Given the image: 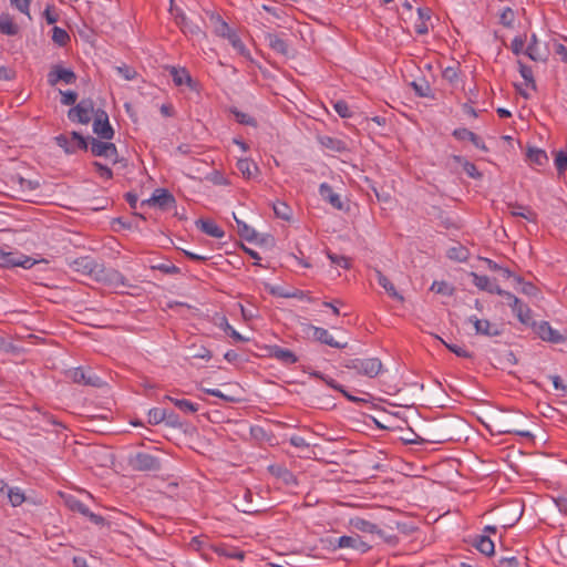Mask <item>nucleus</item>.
<instances>
[{"instance_id": "obj_1", "label": "nucleus", "mask_w": 567, "mask_h": 567, "mask_svg": "<svg viewBox=\"0 0 567 567\" xmlns=\"http://www.w3.org/2000/svg\"><path fill=\"white\" fill-rule=\"evenodd\" d=\"M342 365L346 369L355 370L359 374L375 378L382 369V362L378 358L347 359Z\"/></svg>"}, {"instance_id": "obj_2", "label": "nucleus", "mask_w": 567, "mask_h": 567, "mask_svg": "<svg viewBox=\"0 0 567 567\" xmlns=\"http://www.w3.org/2000/svg\"><path fill=\"white\" fill-rule=\"evenodd\" d=\"M127 465L137 472H157L161 470V460L150 453L137 452L128 455Z\"/></svg>"}, {"instance_id": "obj_3", "label": "nucleus", "mask_w": 567, "mask_h": 567, "mask_svg": "<svg viewBox=\"0 0 567 567\" xmlns=\"http://www.w3.org/2000/svg\"><path fill=\"white\" fill-rule=\"evenodd\" d=\"M54 141L66 154H73L78 150L87 151L90 144V137H84L76 131L71 132L70 136L60 134L54 137Z\"/></svg>"}, {"instance_id": "obj_4", "label": "nucleus", "mask_w": 567, "mask_h": 567, "mask_svg": "<svg viewBox=\"0 0 567 567\" xmlns=\"http://www.w3.org/2000/svg\"><path fill=\"white\" fill-rule=\"evenodd\" d=\"M39 261L19 251H4L0 247V267L14 268L22 267L24 269L32 268Z\"/></svg>"}, {"instance_id": "obj_5", "label": "nucleus", "mask_w": 567, "mask_h": 567, "mask_svg": "<svg viewBox=\"0 0 567 567\" xmlns=\"http://www.w3.org/2000/svg\"><path fill=\"white\" fill-rule=\"evenodd\" d=\"M91 154L95 157L110 158L113 164L120 163L117 147L114 143L90 137Z\"/></svg>"}, {"instance_id": "obj_6", "label": "nucleus", "mask_w": 567, "mask_h": 567, "mask_svg": "<svg viewBox=\"0 0 567 567\" xmlns=\"http://www.w3.org/2000/svg\"><path fill=\"white\" fill-rule=\"evenodd\" d=\"M95 281L102 282L113 288L133 287V285L128 284L127 279L122 272L114 268H106L104 264L101 265Z\"/></svg>"}, {"instance_id": "obj_7", "label": "nucleus", "mask_w": 567, "mask_h": 567, "mask_svg": "<svg viewBox=\"0 0 567 567\" xmlns=\"http://www.w3.org/2000/svg\"><path fill=\"white\" fill-rule=\"evenodd\" d=\"M94 112L93 100L83 99L80 103L68 111V117L71 122L89 124L91 122V114Z\"/></svg>"}, {"instance_id": "obj_8", "label": "nucleus", "mask_w": 567, "mask_h": 567, "mask_svg": "<svg viewBox=\"0 0 567 567\" xmlns=\"http://www.w3.org/2000/svg\"><path fill=\"white\" fill-rule=\"evenodd\" d=\"M102 262H99L91 256H82L74 259L71 262V268L73 271L79 272L84 276H89L92 279H96L99 275V269L101 268Z\"/></svg>"}, {"instance_id": "obj_9", "label": "nucleus", "mask_w": 567, "mask_h": 567, "mask_svg": "<svg viewBox=\"0 0 567 567\" xmlns=\"http://www.w3.org/2000/svg\"><path fill=\"white\" fill-rule=\"evenodd\" d=\"M93 132L101 140L110 141L114 137V130L110 124L109 115L102 109H97L94 112Z\"/></svg>"}, {"instance_id": "obj_10", "label": "nucleus", "mask_w": 567, "mask_h": 567, "mask_svg": "<svg viewBox=\"0 0 567 567\" xmlns=\"http://www.w3.org/2000/svg\"><path fill=\"white\" fill-rule=\"evenodd\" d=\"M216 34L218 37L225 38L229 41L231 47L240 54V55H247L248 51L241 41L238 33L231 29L228 23H226L223 20H219L218 25L216 27Z\"/></svg>"}, {"instance_id": "obj_11", "label": "nucleus", "mask_w": 567, "mask_h": 567, "mask_svg": "<svg viewBox=\"0 0 567 567\" xmlns=\"http://www.w3.org/2000/svg\"><path fill=\"white\" fill-rule=\"evenodd\" d=\"M68 377L74 383L90 385L94 388H101L104 384V381L99 375L92 373L91 371L84 370L82 367L70 370L68 372Z\"/></svg>"}, {"instance_id": "obj_12", "label": "nucleus", "mask_w": 567, "mask_h": 567, "mask_svg": "<svg viewBox=\"0 0 567 567\" xmlns=\"http://www.w3.org/2000/svg\"><path fill=\"white\" fill-rule=\"evenodd\" d=\"M76 81V74L71 69H65L61 64H54L51 66L48 73V83L51 86L56 85L59 82L65 84H74Z\"/></svg>"}, {"instance_id": "obj_13", "label": "nucleus", "mask_w": 567, "mask_h": 567, "mask_svg": "<svg viewBox=\"0 0 567 567\" xmlns=\"http://www.w3.org/2000/svg\"><path fill=\"white\" fill-rule=\"evenodd\" d=\"M330 545L333 548H351L359 550L360 553H367L371 547L362 538L354 534L351 536H341L334 540H330Z\"/></svg>"}, {"instance_id": "obj_14", "label": "nucleus", "mask_w": 567, "mask_h": 567, "mask_svg": "<svg viewBox=\"0 0 567 567\" xmlns=\"http://www.w3.org/2000/svg\"><path fill=\"white\" fill-rule=\"evenodd\" d=\"M535 333L544 341L551 343H560L564 337L555 329L551 328L548 321H540L539 323L533 321L530 323Z\"/></svg>"}, {"instance_id": "obj_15", "label": "nucleus", "mask_w": 567, "mask_h": 567, "mask_svg": "<svg viewBox=\"0 0 567 567\" xmlns=\"http://www.w3.org/2000/svg\"><path fill=\"white\" fill-rule=\"evenodd\" d=\"M169 74L176 86L186 85L192 91H198L199 83L195 81L185 68H169Z\"/></svg>"}, {"instance_id": "obj_16", "label": "nucleus", "mask_w": 567, "mask_h": 567, "mask_svg": "<svg viewBox=\"0 0 567 567\" xmlns=\"http://www.w3.org/2000/svg\"><path fill=\"white\" fill-rule=\"evenodd\" d=\"M175 203H176V200H175V197L173 196V194H171L165 188H157L153 193L152 197L148 198V199L143 200L141 203V205L142 206H144V205H148V206L156 205L161 209H167L171 206L175 205Z\"/></svg>"}, {"instance_id": "obj_17", "label": "nucleus", "mask_w": 567, "mask_h": 567, "mask_svg": "<svg viewBox=\"0 0 567 567\" xmlns=\"http://www.w3.org/2000/svg\"><path fill=\"white\" fill-rule=\"evenodd\" d=\"M267 349L268 355L277 359L282 364L291 365L298 362V357L289 349H284L277 344L270 346Z\"/></svg>"}, {"instance_id": "obj_18", "label": "nucleus", "mask_w": 567, "mask_h": 567, "mask_svg": "<svg viewBox=\"0 0 567 567\" xmlns=\"http://www.w3.org/2000/svg\"><path fill=\"white\" fill-rule=\"evenodd\" d=\"M265 40L267 41L269 48L274 52H276L285 58L290 56L289 45H288L287 41L284 38H281L279 34L266 33Z\"/></svg>"}, {"instance_id": "obj_19", "label": "nucleus", "mask_w": 567, "mask_h": 567, "mask_svg": "<svg viewBox=\"0 0 567 567\" xmlns=\"http://www.w3.org/2000/svg\"><path fill=\"white\" fill-rule=\"evenodd\" d=\"M525 54L533 61L546 62L549 56L548 49L540 50L538 47V39L535 33L532 34L529 43L525 50Z\"/></svg>"}, {"instance_id": "obj_20", "label": "nucleus", "mask_w": 567, "mask_h": 567, "mask_svg": "<svg viewBox=\"0 0 567 567\" xmlns=\"http://www.w3.org/2000/svg\"><path fill=\"white\" fill-rule=\"evenodd\" d=\"M308 328L313 331V339L316 341H319L323 344H327L329 347L337 348V349H343L347 347V342L341 343V342L336 341L333 339V337L324 328L315 327L312 324H308Z\"/></svg>"}, {"instance_id": "obj_21", "label": "nucleus", "mask_w": 567, "mask_h": 567, "mask_svg": "<svg viewBox=\"0 0 567 567\" xmlns=\"http://www.w3.org/2000/svg\"><path fill=\"white\" fill-rule=\"evenodd\" d=\"M69 506L72 511L78 512L82 514L83 516L87 517L91 523L95 525H104L106 523L105 518L101 515L94 514L89 509L86 505H84L82 502L78 499H72L69 502Z\"/></svg>"}, {"instance_id": "obj_22", "label": "nucleus", "mask_w": 567, "mask_h": 567, "mask_svg": "<svg viewBox=\"0 0 567 567\" xmlns=\"http://www.w3.org/2000/svg\"><path fill=\"white\" fill-rule=\"evenodd\" d=\"M252 497L254 493L249 488H244L243 491V501L238 499V506L240 507V511L245 514H260L266 511V508H262L258 505L252 504Z\"/></svg>"}, {"instance_id": "obj_23", "label": "nucleus", "mask_w": 567, "mask_h": 567, "mask_svg": "<svg viewBox=\"0 0 567 567\" xmlns=\"http://www.w3.org/2000/svg\"><path fill=\"white\" fill-rule=\"evenodd\" d=\"M319 194H320L321 198L324 202L329 203L333 208H336L338 210L343 209V202L341 200L340 196L333 192L332 187L329 184H327V183L320 184Z\"/></svg>"}, {"instance_id": "obj_24", "label": "nucleus", "mask_w": 567, "mask_h": 567, "mask_svg": "<svg viewBox=\"0 0 567 567\" xmlns=\"http://www.w3.org/2000/svg\"><path fill=\"white\" fill-rule=\"evenodd\" d=\"M468 322L473 323L475 332L477 334H484L488 337L499 336L501 331L493 326L488 320H481L475 316L468 318Z\"/></svg>"}, {"instance_id": "obj_25", "label": "nucleus", "mask_w": 567, "mask_h": 567, "mask_svg": "<svg viewBox=\"0 0 567 567\" xmlns=\"http://www.w3.org/2000/svg\"><path fill=\"white\" fill-rule=\"evenodd\" d=\"M452 135L458 140V141H465V140H468L471 141L477 148L482 150V151H487V147L485 145V143L482 141V138L475 134L474 132L467 130V128H464V127H460V128H455L452 133Z\"/></svg>"}, {"instance_id": "obj_26", "label": "nucleus", "mask_w": 567, "mask_h": 567, "mask_svg": "<svg viewBox=\"0 0 567 567\" xmlns=\"http://www.w3.org/2000/svg\"><path fill=\"white\" fill-rule=\"evenodd\" d=\"M508 212L514 217H522L528 221H536L537 214L528 206L520 205L518 203H508Z\"/></svg>"}, {"instance_id": "obj_27", "label": "nucleus", "mask_w": 567, "mask_h": 567, "mask_svg": "<svg viewBox=\"0 0 567 567\" xmlns=\"http://www.w3.org/2000/svg\"><path fill=\"white\" fill-rule=\"evenodd\" d=\"M268 471L271 475L280 478L285 484H296L297 480L293 473L281 464H274L268 466Z\"/></svg>"}, {"instance_id": "obj_28", "label": "nucleus", "mask_w": 567, "mask_h": 567, "mask_svg": "<svg viewBox=\"0 0 567 567\" xmlns=\"http://www.w3.org/2000/svg\"><path fill=\"white\" fill-rule=\"evenodd\" d=\"M196 226L203 233L214 238H223L225 235L224 230L210 219H198L196 220Z\"/></svg>"}, {"instance_id": "obj_29", "label": "nucleus", "mask_w": 567, "mask_h": 567, "mask_svg": "<svg viewBox=\"0 0 567 567\" xmlns=\"http://www.w3.org/2000/svg\"><path fill=\"white\" fill-rule=\"evenodd\" d=\"M472 545L482 554L489 556L494 554V543L487 535H478L473 539Z\"/></svg>"}, {"instance_id": "obj_30", "label": "nucleus", "mask_w": 567, "mask_h": 567, "mask_svg": "<svg viewBox=\"0 0 567 567\" xmlns=\"http://www.w3.org/2000/svg\"><path fill=\"white\" fill-rule=\"evenodd\" d=\"M375 276H377V280H378L379 285L384 288V290L386 291V293L390 297H392L399 301L404 300L403 296L396 291L394 285L390 281V279L385 275L382 274V271H380L379 269H375Z\"/></svg>"}, {"instance_id": "obj_31", "label": "nucleus", "mask_w": 567, "mask_h": 567, "mask_svg": "<svg viewBox=\"0 0 567 567\" xmlns=\"http://www.w3.org/2000/svg\"><path fill=\"white\" fill-rule=\"evenodd\" d=\"M164 399L171 401L179 411L185 414H193L199 410L198 404L193 403L186 399H177L171 395H165Z\"/></svg>"}, {"instance_id": "obj_32", "label": "nucleus", "mask_w": 567, "mask_h": 567, "mask_svg": "<svg viewBox=\"0 0 567 567\" xmlns=\"http://www.w3.org/2000/svg\"><path fill=\"white\" fill-rule=\"evenodd\" d=\"M452 159L456 163L462 165L464 172L474 179H481L483 177V174L477 169L475 164L467 161L465 157L461 155H453Z\"/></svg>"}, {"instance_id": "obj_33", "label": "nucleus", "mask_w": 567, "mask_h": 567, "mask_svg": "<svg viewBox=\"0 0 567 567\" xmlns=\"http://www.w3.org/2000/svg\"><path fill=\"white\" fill-rule=\"evenodd\" d=\"M319 142L324 148L337 153H343L348 150L347 144L342 140L332 136H320Z\"/></svg>"}, {"instance_id": "obj_34", "label": "nucleus", "mask_w": 567, "mask_h": 567, "mask_svg": "<svg viewBox=\"0 0 567 567\" xmlns=\"http://www.w3.org/2000/svg\"><path fill=\"white\" fill-rule=\"evenodd\" d=\"M233 216L237 224L238 235L248 241L257 240L258 235L256 230L249 225H247L245 221L238 219L235 214H233Z\"/></svg>"}, {"instance_id": "obj_35", "label": "nucleus", "mask_w": 567, "mask_h": 567, "mask_svg": "<svg viewBox=\"0 0 567 567\" xmlns=\"http://www.w3.org/2000/svg\"><path fill=\"white\" fill-rule=\"evenodd\" d=\"M215 324L218 326L220 329H223L225 331V333L228 334L230 338H233L236 342L248 341V338H245L244 336H241L229 324V322L225 316H221L219 318V321L215 322Z\"/></svg>"}, {"instance_id": "obj_36", "label": "nucleus", "mask_w": 567, "mask_h": 567, "mask_svg": "<svg viewBox=\"0 0 567 567\" xmlns=\"http://www.w3.org/2000/svg\"><path fill=\"white\" fill-rule=\"evenodd\" d=\"M517 319L526 326H529L532 321V310L528 306L524 305L520 300L517 306L511 307Z\"/></svg>"}, {"instance_id": "obj_37", "label": "nucleus", "mask_w": 567, "mask_h": 567, "mask_svg": "<svg viewBox=\"0 0 567 567\" xmlns=\"http://www.w3.org/2000/svg\"><path fill=\"white\" fill-rule=\"evenodd\" d=\"M19 32V27L13 22L9 14L0 16V33L6 35H16Z\"/></svg>"}, {"instance_id": "obj_38", "label": "nucleus", "mask_w": 567, "mask_h": 567, "mask_svg": "<svg viewBox=\"0 0 567 567\" xmlns=\"http://www.w3.org/2000/svg\"><path fill=\"white\" fill-rule=\"evenodd\" d=\"M350 524L357 530H360L362 533H369V534L379 533L378 525H375L364 518H361V517H355V518L351 519Z\"/></svg>"}, {"instance_id": "obj_39", "label": "nucleus", "mask_w": 567, "mask_h": 567, "mask_svg": "<svg viewBox=\"0 0 567 567\" xmlns=\"http://www.w3.org/2000/svg\"><path fill=\"white\" fill-rule=\"evenodd\" d=\"M236 166L241 175L247 179L251 178L258 172L257 165L248 158L239 159Z\"/></svg>"}, {"instance_id": "obj_40", "label": "nucleus", "mask_w": 567, "mask_h": 567, "mask_svg": "<svg viewBox=\"0 0 567 567\" xmlns=\"http://www.w3.org/2000/svg\"><path fill=\"white\" fill-rule=\"evenodd\" d=\"M446 255L451 260L462 262V261H466L468 259L470 251L465 246L457 244L456 246L449 248Z\"/></svg>"}, {"instance_id": "obj_41", "label": "nucleus", "mask_w": 567, "mask_h": 567, "mask_svg": "<svg viewBox=\"0 0 567 567\" xmlns=\"http://www.w3.org/2000/svg\"><path fill=\"white\" fill-rule=\"evenodd\" d=\"M272 209L276 217L278 218H281L287 221H289L292 218V209L285 202L277 200L276 203L272 204Z\"/></svg>"}, {"instance_id": "obj_42", "label": "nucleus", "mask_w": 567, "mask_h": 567, "mask_svg": "<svg viewBox=\"0 0 567 567\" xmlns=\"http://www.w3.org/2000/svg\"><path fill=\"white\" fill-rule=\"evenodd\" d=\"M527 158L532 164L537 166H544L548 163V156L546 152L539 148H529L527 152Z\"/></svg>"}, {"instance_id": "obj_43", "label": "nucleus", "mask_w": 567, "mask_h": 567, "mask_svg": "<svg viewBox=\"0 0 567 567\" xmlns=\"http://www.w3.org/2000/svg\"><path fill=\"white\" fill-rule=\"evenodd\" d=\"M175 22L184 33H196L197 31H199V28L197 25L192 24L184 13L176 14Z\"/></svg>"}, {"instance_id": "obj_44", "label": "nucleus", "mask_w": 567, "mask_h": 567, "mask_svg": "<svg viewBox=\"0 0 567 567\" xmlns=\"http://www.w3.org/2000/svg\"><path fill=\"white\" fill-rule=\"evenodd\" d=\"M518 71L522 78L525 80L526 84L530 86L533 90H536V82L533 75V70L530 66L524 64L520 60H518Z\"/></svg>"}, {"instance_id": "obj_45", "label": "nucleus", "mask_w": 567, "mask_h": 567, "mask_svg": "<svg viewBox=\"0 0 567 567\" xmlns=\"http://www.w3.org/2000/svg\"><path fill=\"white\" fill-rule=\"evenodd\" d=\"M52 41L60 47H64L68 44V42H70V35L66 30L60 27H53Z\"/></svg>"}, {"instance_id": "obj_46", "label": "nucleus", "mask_w": 567, "mask_h": 567, "mask_svg": "<svg viewBox=\"0 0 567 567\" xmlns=\"http://www.w3.org/2000/svg\"><path fill=\"white\" fill-rule=\"evenodd\" d=\"M515 282L520 286L519 291L526 296L535 297L539 292L534 284L525 281L522 277H515Z\"/></svg>"}, {"instance_id": "obj_47", "label": "nucleus", "mask_w": 567, "mask_h": 567, "mask_svg": "<svg viewBox=\"0 0 567 567\" xmlns=\"http://www.w3.org/2000/svg\"><path fill=\"white\" fill-rule=\"evenodd\" d=\"M498 433L502 434H515L519 435L526 439H533V434L527 430H522L517 426L511 425V424H503L501 425V429L498 430Z\"/></svg>"}, {"instance_id": "obj_48", "label": "nucleus", "mask_w": 567, "mask_h": 567, "mask_svg": "<svg viewBox=\"0 0 567 567\" xmlns=\"http://www.w3.org/2000/svg\"><path fill=\"white\" fill-rule=\"evenodd\" d=\"M230 112L233 113V115L235 116L236 121L239 124L249 125V126H254V127L257 126V121L249 114L244 113L236 107L231 109Z\"/></svg>"}, {"instance_id": "obj_49", "label": "nucleus", "mask_w": 567, "mask_h": 567, "mask_svg": "<svg viewBox=\"0 0 567 567\" xmlns=\"http://www.w3.org/2000/svg\"><path fill=\"white\" fill-rule=\"evenodd\" d=\"M270 293L282 298H298L302 299L306 297V292L302 290L284 291L280 287H272Z\"/></svg>"}, {"instance_id": "obj_50", "label": "nucleus", "mask_w": 567, "mask_h": 567, "mask_svg": "<svg viewBox=\"0 0 567 567\" xmlns=\"http://www.w3.org/2000/svg\"><path fill=\"white\" fill-rule=\"evenodd\" d=\"M515 21V12L511 7H506L499 14V23L505 28H513Z\"/></svg>"}, {"instance_id": "obj_51", "label": "nucleus", "mask_w": 567, "mask_h": 567, "mask_svg": "<svg viewBox=\"0 0 567 567\" xmlns=\"http://www.w3.org/2000/svg\"><path fill=\"white\" fill-rule=\"evenodd\" d=\"M190 355L194 359H204V360H207V361L210 360L212 357H213L210 350H208L204 346H197V344H193L190 347Z\"/></svg>"}, {"instance_id": "obj_52", "label": "nucleus", "mask_w": 567, "mask_h": 567, "mask_svg": "<svg viewBox=\"0 0 567 567\" xmlns=\"http://www.w3.org/2000/svg\"><path fill=\"white\" fill-rule=\"evenodd\" d=\"M431 291L443 296H452L454 293V288L446 281H434L431 286Z\"/></svg>"}, {"instance_id": "obj_53", "label": "nucleus", "mask_w": 567, "mask_h": 567, "mask_svg": "<svg viewBox=\"0 0 567 567\" xmlns=\"http://www.w3.org/2000/svg\"><path fill=\"white\" fill-rule=\"evenodd\" d=\"M166 409L153 408L148 411V423L156 425L165 420Z\"/></svg>"}, {"instance_id": "obj_54", "label": "nucleus", "mask_w": 567, "mask_h": 567, "mask_svg": "<svg viewBox=\"0 0 567 567\" xmlns=\"http://www.w3.org/2000/svg\"><path fill=\"white\" fill-rule=\"evenodd\" d=\"M217 553L221 556H225V557L231 558V559L243 560L245 558V551H243L236 547L220 548L217 550Z\"/></svg>"}, {"instance_id": "obj_55", "label": "nucleus", "mask_w": 567, "mask_h": 567, "mask_svg": "<svg viewBox=\"0 0 567 567\" xmlns=\"http://www.w3.org/2000/svg\"><path fill=\"white\" fill-rule=\"evenodd\" d=\"M473 277V284L481 290L488 291L491 288V279L485 275H477L476 272H471Z\"/></svg>"}, {"instance_id": "obj_56", "label": "nucleus", "mask_w": 567, "mask_h": 567, "mask_svg": "<svg viewBox=\"0 0 567 567\" xmlns=\"http://www.w3.org/2000/svg\"><path fill=\"white\" fill-rule=\"evenodd\" d=\"M151 269L153 270H159L161 272L165 275H176L181 272V268L173 265L172 262H163L157 265H152Z\"/></svg>"}, {"instance_id": "obj_57", "label": "nucleus", "mask_w": 567, "mask_h": 567, "mask_svg": "<svg viewBox=\"0 0 567 567\" xmlns=\"http://www.w3.org/2000/svg\"><path fill=\"white\" fill-rule=\"evenodd\" d=\"M333 109L338 113V115L342 118H349L352 116V112L350 111L348 103L343 100H339V101L334 102Z\"/></svg>"}, {"instance_id": "obj_58", "label": "nucleus", "mask_w": 567, "mask_h": 567, "mask_svg": "<svg viewBox=\"0 0 567 567\" xmlns=\"http://www.w3.org/2000/svg\"><path fill=\"white\" fill-rule=\"evenodd\" d=\"M555 165L559 175L567 172V153L559 151L555 156Z\"/></svg>"}, {"instance_id": "obj_59", "label": "nucleus", "mask_w": 567, "mask_h": 567, "mask_svg": "<svg viewBox=\"0 0 567 567\" xmlns=\"http://www.w3.org/2000/svg\"><path fill=\"white\" fill-rule=\"evenodd\" d=\"M412 86L415 91V94L420 97H426L430 95L431 87L429 83L425 80H422L421 82H412Z\"/></svg>"}, {"instance_id": "obj_60", "label": "nucleus", "mask_w": 567, "mask_h": 567, "mask_svg": "<svg viewBox=\"0 0 567 567\" xmlns=\"http://www.w3.org/2000/svg\"><path fill=\"white\" fill-rule=\"evenodd\" d=\"M8 497L12 506H19L24 502V494L19 488H10Z\"/></svg>"}, {"instance_id": "obj_61", "label": "nucleus", "mask_w": 567, "mask_h": 567, "mask_svg": "<svg viewBox=\"0 0 567 567\" xmlns=\"http://www.w3.org/2000/svg\"><path fill=\"white\" fill-rule=\"evenodd\" d=\"M525 43H526V38L525 37H515L511 43V49H512V52L515 54V55H519L522 53H525V50H524V47H525Z\"/></svg>"}, {"instance_id": "obj_62", "label": "nucleus", "mask_w": 567, "mask_h": 567, "mask_svg": "<svg viewBox=\"0 0 567 567\" xmlns=\"http://www.w3.org/2000/svg\"><path fill=\"white\" fill-rule=\"evenodd\" d=\"M92 165L102 178H105V179L113 178V171L109 166H106L97 161L93 162Z\"/></svg>"}, {"instance_id": "obj_63", "label": "nucleus", "mask_w": 567, "mask_h": 567, "mask_svg": "<svg viewBox=\"0 0 567 567\" xmlns=\"http://www.w3.org/2000/svg\"><path fill=\"white\" fill-rule=\"evenodd\" d=\"M328 258L331 260L332 264H336L344 269L350 268V259L347 258L346 256L328 252Z\"/></svg>"}, {"instance_id": "obj_64", "label": "nucleus", "mask_w": 567, "mask_h": 567, "mask_svg": "<svg viewBox=\"0 0 567 567\" xmlns=\"http://www.w3.org/2000/svg\"><path fill=\"white\" fill-rule=\"evenodd\" d=\"M498 567H518L519 563L515 556H503L498 559Z\"/></svg>"}]
</instances>
